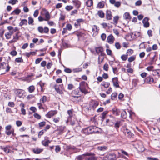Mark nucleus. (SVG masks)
Here are the masks:
<instances>
[{
  "mask_svg": "<svg viewBox=\"0 0 160 160\" xmlns=\"http://www.w3.org/2000/svg\"><path fill=\"white\" fill-rule=\"evenodd\" d=\"M128 55H123L121 56V58L123 61H126L128 58Z\"/></svg>",
  "mask_w": 160,
  "mask_h": 160,
  "instance_id": "nucleus-50",
  "label": "nucleus"
},
{
  "mask_svg": "<svg viewBox=\"0 0 160 160\" xmlns=\"http://www.w3.org/2000/svg\"><path fill=\"white\" fill-rule=\"evenodd\" d=\"M98 14L101 18H103L104 16V14L102 11H98Z\"/></svg>",
  "mask_w": 160,
  "mask_h": 160,
  "instance_id": "nucleus-41",
  "label": "nucleus"
},
{
  "mask_svg": "<svg viewBox=\"0 0 160 160\" xmlns=\"http://www.w3.org/2000/svg\"><path fill=\"white\" fill-rule=\"evenodd\" d=\"M109 157L111 159V160H115L116 158V154L114 153L110 154L109 155Z\"/></svg>",
  "mask_w": 160,
  "mask_h": 160,
  "instance_id": "nucleus-42",
  "label": "nucleus"
},
{
  "mask_svg": "<svg viewBox=\"0 0 160 160\" xmlns=\"http://www.w3.org/2000/svg\"><path fill=\"white\" fill-rule=\"evenodd\" d=\"M86 5L88 7H90L92 5L93 2L92 0H88L86 2Z\"/></svg>",
  "mask_w": 160,
  "mask_h": 160,
  "instance_id": "nucleus-33",
  "label": "nucleus"
},
{
  "mask_svg": "<svg viewBox=\"0 0 160 160\" xmlns=\"http://www.w3.org/2000/svg\"><path fill=\"white\" fill-rule=\"evenodd\" d=\"M112 15L110 11H107L106 13V18L108 20L112 19Z\"/></svg>",
  "mask_w": 160,
  "mask_h": 160,
  "instance_id": "nucleus-22",
  "label": "nucleus"
},
{
  "mask_svg": "<svg viewBox=\"0 0 160 160\" xmlns=\"http://www.w3.org/2000/svg\"><path fill=\"white\" fill-rule=\"evenodd\" d=\"M18 2V0H10L8 2V3L12 5L15 4Z\"/></svg>",
  "mask_w": 160,
  "mask_h": 160,
  "instance_id": "nucleus-52",
  "label": "nucleus"
},
{
  "mask_svg": "<svg viewBox=\"0 0 160 160\" xmlns=\"http://www.w3.org/2000/svg\"><path fill=\"white\" fill-rule=\"evenodd\" d=\"M95 49L98 54L100 53L101 56H104L105 55V54L103 52V48L102 47H96Z\"/></svg>",
  "mask_w": 160,
  "mask_h": 160,
  "instance_id": "nucleus-5",
  "label": "nucleus"
},
{
  "mask_svg": "<svg viewBox=\"0 0 160 160\" xmlns=\"http://www.w3.org/2000/svg\"><path fill=\"white\" fill-rule=\"evenodd\" d=\"M10 54L13 56H15L17 55V52L15 50H13L11 52Z\"/></svg>",
  "mask_w": 160,
  "mask_h": 160,
  "instance_id": "nucleus-64",
  "label": "nucleus"
},
{
  "mask_svg": "<svg viewBox=\"0 0 160 160\" xmlns=\"http://www.w3.org/2000/svg\"><path fill=\"white\" fill-rule=\"evenodd\" d=\"M148 34L149 37H151L152 36V31L151 30H149L147 32Z\"/></svg>",
  "mask_w": 160,
  "mask_h": 160,
  "instance_id": "nucleus-63",
  "label": "nucleus"
},
{
  "mask_svg": "<svg viewBox=\"0 0 160 160\" xmlns=\"http://www.w3.org/2000/svg\"><path fill=\"white\" fill-rule=\"evenodd\" d=\"M66 128V127L65 126H61L59 127L57 129V131L58 132V134H61L64 132Z\"/></svg>",
  "mask_w": 160,
  "mask_h": 160,
  "instance_id": "nucleus-14",
  "label": "nucleus"
},
{
  "mask_svg": "<svg viewBox=\"0 0 160 160\" xmlns=\"http://www.w3.org/2000/svg\"><path fill=\"white\" fill-rule=\"evenodd\" d=\"M45 19H44L45 21H48L50 19V15L48 12H46L45 14Z\"/></svg>",
  "mask_w": 160,
  "mask_h": 160,
  "instance_id": "nucleus-30",
  "label": "nucleus"
},
{
  "mask_svg": "<svg viewBox=\"0 0 160 160\" xmlns=\"http://www.w3.org/2000/svg\"><path fill=\"white\" fill-rule=\"evenodd\" d=\"M50 142L49 140L47 141H42V144L44 146H48V144L50 143Z\"/></svg>",
  "mask_w": 160,
  "mask_h": 160,
  "instance_id": "nucleus-38",
  "label": "nucleus"
},
{
  "mask_svg": "<svg viewBox=\"0 0 160 160\" xmlns=\"http://www.w3.org/2000/svg\"><path fill=\"white\" fill-rule=\"evenodd\" d=\"M82 70V69L81 67H79L73 69L72 70V71L73 72L75 73L80 72Z\"/></svg>",
  "mask_w": 160,
  "mask_h": 160,
  "instance_id": "nucleus-31",
  "label": "nucleus"
},
{
  "mask_svg": "<svg viewBox=\"0 0 160 160\" xmlns=\"http://www.w3.org/2000/svg\"><path fill=\"white\" fill-rule=\"evenodd\" d=\"M5 35L6 37V38L7 39H9L11 38V37L12 35L8 32L6 33L5 34Z\"/></svg>",
  "mask_w": 160,
  "mask_h": 160,
  "instance_id": "nucleus-39",
  "label": "nucleus"
},
{
  "mask_svg": "<svg viewBox=\"0 0 160 160\" xmlns=\"http://www.w3.org/2000/svg\"><path fill=\"white\" fill-rule=\"evenodd\" d=\"M43 150V149H39L38 148H36L33 149V151L35 154H39Z\"/></svg>",
  "mask_w": 160,
  "mask_h": 160,
  "instance_id": "nucleus-17",
  "label": "nucleus"
},
{
  "mask_svg": "<svg viewBox=\"0 0 160 160\" xmlns=\"http://www.w3.org/2000/svg\"><path fill=\"white\" fill-rule=\"evenodd\" d=\"M72 2L74 6L77 9H78L81 6V3L78 0H73Z\"/></svg>",
  "mask_w": 160,
  "mask_h": 160,
  "instance_id": "nucleus-10",
  "label": "nucleus"
},
{
  "mask_svg": "<svg viewBox=\"0 0 160 160\" xmlns=\"http://www.w3.org/2000/svg\"><path fill=\"white\" fill-rule=\"evenodd\" d=\"M144 81L147 83L152 84L154 82V80L151 76H149L145 79Z\"/></svg>",
  "mask_w": 160,
  "mask_h": 160,
  "instance_id": "nucleus-8",
  "label": "nucleus"
},
{
  "mask_svg": "<svg viewBox=\"0 0 160 160\" xmlns=\"http://www.w3.org/2000/svg\"><path fill=\"white\" fill-rule=\"evenodd\" d=\"M115 46L116 48L118 49H119L121 48V46L120 43L118 42H116L115 43Z\"/></svg>",
  "mask_w": 160,
  "mask_h": 160,
  "instance_id": "nucleus-57",
  "label": "nucleus"
},
{
  "mask_svg": "<svg viewBox=\"0 0 160 160\" xmlns=\"http://www.w3.org/2000/svg\"><path fill=\"white\" fill-rule=\"evenodd\" d=\"M55 89L57 93L59 94H62L63 93V92L62 90H61L58 87V85H55L54 86Z\"/></svg>",
  "mask_w": 160,
  "mask_h": 160,
  "instance_id": "nucleus-27",
  "label": "nucleus"
},
{
  "mask_svg": "<svg viewBox=\"0 0 160 160\" xmlns=\"http://www.w3.org/2000/svg\"><path fill=\"white\" fill-rule=\"evenodd\" d=\"M101 85L103 86L105 88H107L109 86L110 83L108 82H103L101 84Z\"/></svg>",
  "mask_w": 160,
  "mask_h": 160,
  "instance_id": "nucleus-25",
  "label": "nucleus"
},
{
  "mask_svg": "<svg viewBox=\"0 0 160 160\" xmlns=\"http://www.w3.org/2000/svg\"><path fill=\"white\" fill-rule=\"evenodd\" d=\"M106 122L107 124H108V125L110 126H112L114 124V122L113 120H110L109 119H107L106 120Z\"/></svg>",
  "mask_w": 160,
  "mask_h": 160,
  "instance_id": "nucleus-34",
  "label": "nucleus"
},
{
  "mask_svg": "<svg viewBox=\"0 0 160 160\" xmlns=\"http://www.w3.org/2000/svg\"><path fill=\"white\" fill-rule=\"evenodd\" d=\"M152 74L154 76L158 75L160 76V69H157L155 70H153Z\"/></svg>",
  "mask_w": 160,
  "mask_h": 160,
  "instance_id": "nucleus-24",
  "label": "nucleus"
},
{
  "mask_svg": "<svg viewBox=\"0 0 160 160\" xmlns=\"http://www.w3.org/2000/svg\"><path fill=\"white\" fill-rule=\"evenodd\" d=\"M85 160H96L95 157L93 156H91L89 157H86Z\"/></svg>",
  "mask_w": 160,
  "mask_h": 160,
  "instance_id": "nucleus-46",
  "label": "nucleus"
},
{
  "mask_svg": "<svg viewBox=\"0 0 160 160\" xmlns=\"http://www.w3.org/2000/svg\"><path fill=\"white\" fill-rule=\"evenodd\" d=\"M113 114L116 116H118L119 115V110L117 108H114L112 109Z\"/></svg>",
  "mask_w": 160,
  "mask_h": 160,
  "instance_id": "nucleus-18",
  "label": "nucleus"
},
{
  "mask_svg": "<svg viewBox=\"0 0 160 160\" xmlns=\"http://www.w3.org/2000/svg\"><path fill=\"white\" fill-rule=\"evenodd\" d=\"M5 133L8 135H9L11 134H14V130H8V131H5Z\"/></svg>",
  "mask_w": 160,
  "mask_h": 160,
  "instance_id": "nucleus-48",
  "label": "nucleus"
},
{
  "mask_svg": "<svg viewBox=\"0 0 160 160\" xmlns=\"http://www.w3.org/2000/svg\"><path fill=\"white\" fill-rule=\"evenodd\" d=\"M91 155H92V154L91 153H87L85 154H84L78 156L76 158L77 160H82V159L83 158V156H90Z\"/></svg>",
  "mask_w": 160,
  "mask_h": 160,
  "instance_id": "nucleus-15",
  "label": "nucleus"
},
{
  "mask_svg": "<svg viewBox=\"0 0 160 160\" xmlns=\"http://www.w3.org/2000/svg\"><path fill=\"white\" fill-rule=\"evenodd\" d=\"M20 33V32H18L16 33L15 35L13 36V38L17 41L19 39V38L20 37V36L19 35V34Z\"/></svg>",
  "mask_w": 160,
  "mask_h": 160,
  "instance_id": "nucleus-45",
  "label": "nucleus"
},
{
  "mask_svg": "<svg viewBox=\"0 0 160 160\" xmlns=\"http://www.w3.org/2000/svg\"><path fill=\"white\" fill-rule=\"evenodd\" d=\"M28 24L29 25H33V22H34L33 19L32 18L30 17L28 18Z\"/></svg>",
  "mask_w": 160,
  "mask_h": 160,
  "instance_id": "nucleus-37",
  "label": "nucleus"
},
{
  "mask_svg": "<svg viewBox=\"0 0 160 160\" xmlns=\"http://www.w3.org/2000/svg\"><path fill=\"white\" fill-rule=\"evenodd\" d=\"M6 63L5 62H2L0 63V70H3L5 69L6 66Z\"/></svg>",
  "mask_w": 160,
  "mask_h": 160,
  "instance_id": "nucleus-32",
  "label": "nucleus"
},
{
  "mask_svg": "<svg viewBox=\"0 0 160 160\" xmlns=\"http://www.w3.org/2000/svg\"><path fill=\"white\" fill-rule=\"evenodd\" d=\"M117 95V93L116 92L113 93H112L111 95V98L112 100H114L116 98Z\"/></svg>",
  "mask_w": 160,
  "mask_h": 160,
  "instance_id": "nucleus-54",
  "label": "nucleus"
},
{
  "mask_svg": "<svg viewBox=\"0 0 160 160\" xmlns=\"http://www.w3.org/2000/svg\"><path fill=\"white\" fill-rule=\"evenodd\" d=\"M27 24L28 21L26 19H22L21 20V22L19 23V26L21 27L24 25H26Z\"/></svg>",
  "mask_w": 160,
  "mask_h": 160,
  "instance_id": "nucleus-19",
  "label": "nucleus"
},
{
  "mask_svg": "<svg viewBox=\"0 0 160 160\" xmlns=\"http://www.w3.org/2000/svg\"><path fill=\"white\" fill-rule=\"evenodd\" d=\"M68 113L69 116L68 118V121H69L71 120V118L72 116V112L71 110H68Z\"/></svg>",
  "mask_w": 160,
  "mask_h": 160,
  "instance_id": "nucleus-23",
  "label": "nucleus"
},
{
  "mask_svg": "<svg viewBox=\"0 0 160 160\" xmlns=\"http://www.w3.org/2000/svg\"><path fill=\"white\" fill-rule=\"evenodd\" d=\"M121 116L122 118H126V112L125 111H123L121 114Z\"/></svg>",
  "mask_w": 160,
  "mask_h": 160,
  "instance_id": "nucleus-55",
  "label": "nucleus"
},
{
  "mask_svg": "<svg viewBox=\"0 0 160 160\" xmlns=\"http://www.w3.org/2000/svg\"><path fill=\"white\" fill-rule=\"evenodd\" d=\"M121 122L120 121H117L114 124V127L118 130L120 126Z\"/></svg>",
  "mask_w": 160,
  "mask_h": 160,
  "instance_id": "nucleus-40",
  "label": "nucleus"
},
{
  "mask_svg": "<svg viewBox=\"0 0 160 160\" xmlns=\"http://www.w3.org/2000/svg\"><path fill=\"white\" fill-rule=\"evenodd\" d=\"M57 113V112L56 111H51L49 112L46 115V116L47 117L50 118L52 117L54 115H55Z\"/></svg>",
  "mask_w": 160,
  "mask_h": 160,
  "instance_id": "nucleus-11",
  "label": "nucleus"
},
{
  "mask_svg": "<svg viewBox=\"0 0 160 160\" xmlns=\"http://www.w3.org/2000/svg\"><path fill=\"white\" fill-rule=\"evenodd\" d=\"M104 56H101V55H100L98 57V62L99 64H100L103 61L104 58Z\"/></svg>",
  "mask_w": 160,
  "mask_h": 160,
  "instance_id": "nucleus-26",
  "label": "nucleus"
},
{
  "mask_svg": "<svg viewBox=\"0 0 160 160\" xmlns=\"http://www.w3.org/2000/svg\"><path fill=\"white\" fill-rule=\"evenodd\" d=\"M36 53V52H26L25 54L26 56L29 57L31 55H35Z\"/></svg>",
  "mask_w": 160,
  "mask_h": 160,
  "instance_id": "nucleus-29",
  "label": "nucleus"
},
{
  "mask_svg": "<svg viewBox=\"0 0 160 160\" xmlns=\"http://www.w3.org/2000/svg\"><path fill=\"white\" fill-rule=\"evenodd\" d=\"M114 38L112 35H110L107 37V41L110 44H112L113 43Z\"/></svg>",
  "mask_w": 160,
  "mask_h": 160,
  "instance_id": "nucleus-12",
  "label": "nucleus"
},
{
  "mask_svg": "<svg viewBox=\"0 0 160 160\" xmlns=\"http://www.w3.org/2000/svg\"><path fill=\"white\" fill-rule=\"evenodd\" d=\"M98 149L100 151H104L107 149V147L104 146H99L98 147Z\"/></svg>",
  "mask_w": 160,
  "mask_h": 160,
  "instance_id": "nucleus-36",
  "label": "nucleus"
},
{
  "mask_svg": "<svg viewBox=\"0 0 160 160\" xmlns=\"http://www.w3.org/2000/svg\"><path fill=\"white\" fill-rule=\"evenodd\" d=\"M113 85L116 88L119 87L118 82V78L117 77L113 78L112 79Z\"/></svg>",
  "mask_w": 160,
  "mask_h": 160,
  "instance_id": "nucleus-9",
  "label": "nucleus"
},
{
  "mask_svg": "<svg viewBox=\"0 0 160 160\" xmlns=\"http://www.w3.org/2000/svg\"><path fill=\"white\" fill-rule=\"evenodd\" d=\"M15 61L17 62H22L23 60L22 58H16Z\"/></svg>",
  "mask_w": 160,
  "mask_h": 160,
  "instance_id": "nucleus-49",
  "label": "nucleus"
},
{
  "mask_svg": "<svg viewBox=\"0 0 160 160\" xmlns=\"http://www.w3.org/2000/svg\"><path fill=\"white\" fill-rule=\"evenodd\" d=\"M91 105L92 108L94 109L98 105V103L97 102L94 101L92 102Z\"/></svg>",
  "mask_w": 160,
  "mask_h": 160,
  "instance_id": "nucleus-28",
  "label": "nucleus"
},
{
  "mask_svg": "<svg viewBox=\"0 0 160 160\" xmlns=\"http://www.w3.org/2000/svg\"><path fill=\"white\" fill-rule=\"evenodd\" d=\"M14 92L17 96L21 98L23 97V94L25 93V91L22 89H15L14 90Z\"/></svg>",
  "mask_w": 160,
  "mask_h": 160,
  "instance_id": "nucleus-3",
  "label": "nucleus"
},
{
  "mask_svg": "<svg viewBox=\"0 0 160 160\" xmlns=\"http://www.w3.org/2000/svg\"><path fill=\"white\" fill-rule=\"evenodd\" d=\"M104 6V2L103 1H101L99 2L97 6V8H102Z\"/></svg>",
  "mask_w": 160,
  "mask_h": 160,
  "instance_id": "nucleus-21",
  "label": "nucleus"
},
{
  "mask_svg": "<svg viewBox=\"0 0 160 160\" xmlns=\"http://www.w3.org/2000/svg\"><path fill=\"white\" fill-rule=\"evenodd\" d=\"M66 149L68 150L72 149L74 150L75 149V147L73 146H72L71 145H68L66 146Z\"/></svg>",
  "mask_w": 160,
  "mask_h": 160,
  "instance_id": "nucleus-53",
  "label": "nucleus"
},
{
  "mask_svg": "<svg viewBox=\"0 0 160 160\" xmlns=\"http://www.w3.org/2000/svg\"><path fill=\"white\" fill-rule=\"evenodd\" d=\"M92 128L91 126L87 128H85L82 130V132L83 133L86 134H92Z\"/></svg>",
  "mask_w": 160,
  "mask_h": 160,
  "instance_id": "nucleus-6",
  "label": "nucleus"
},
{
  "mask_svg": "<svg viewBox=\"0 0 160 160\" xmlns=\"http://www.w3.org/2000/svg\"><path fill=\"white\" fill-rule=\"evenodd\" d=\"M38 32L41 33H47L49 32V29L47 27H45L44 28L41 27L39 26L38 28Z\"/></svg>",
  "mask_w": 160,
  "mask_h": 160,
  "instance_id": "nucleus-4",
  "label": "nucleus"
},
{
  "mask_svg": "<svg viewBox=\"0 0 160 160\" xmlns=\"http://www.w3.org/2000/svg\"><path fill=\"white\" fill-rule=\"evenodd\" d=\"M46 124V122L44 121L40 122L39 123V126L40 127H42L45 126Z\"/></svg>",
  "mask_w": 160,
  "mask_h": 160,
  "instance_id": "nucleus-62",
  "label": "nucleus"
},
{
  "mask_svg": "<svg viewBox=\"0 0 160 160\" xmlns=\"http://www.w3.org/2000/svg\"><path fill=\"white\" fill-rule=\"evenodd\" d=\"M136 58L135 56H133L130 57L128 59V61L129 62H131L134 61Z\"/></svg>",
  "mask_w": 160,
  "mask_h": 160,
  "instance_id": "nucleus-44",
  "label": "nucleus"
},
{
  "mask_svg": "<svg viewBox=\"0 0 160 160\" xmlns=\"http://www.w3.org/2000/svg\"><path fill=\"white\" fill-rule=\"evenodd\" d=\"M33 116L35 118L38 119H40L41 118L40 115L37 113H35L33 114Z\"/></svg>",
  "mask_w": 160,
  "mask_h": 160,
  "instance_id": "nucleus-61",
  "label": "nucleus"
},
{
  "mask_svg": "<svg viewBox=\"0 0 160 160\" xmlns=\"http://www.w3.org/2000/svg\"><path fill=\"white\" fill-rule=\"evenodd\" d=\"M118 19L119 17L118 16H115L114 18L113 21L115 24H116L118 23Z\"/></svg>",
  "mask_w": 160,
  "mask_h": 160,
  "instance_id": "nucleus-59",
  "label": "nucleus"
},
{
  "mask_svg": "<svg viewBox=\"0 0 160 160\" xmlns=\"http://www.w3.org/2000/svg\"><path fill=\"white\" fill-rule=\"evenodd\" d=\"M61 148L59 145H57L55 147V151L56 152H59L60 151Z\"/></svg>",
  "mask_w": 160,
  "mask_h": 160,
  "instance_id": "nucleus-60",
  "label": "nucleus"
},
{
  "mask_svg": "<svg viewBox=\"0 0 160 160\" xmlns=\"http://www.w3.org/2000/svg\"><path fill=\"white\" fill-rule=\"evenodd\" d=\"M133 53V50L132 49H129L127 50L126 54L128 56H130Z\"/></svg>",
  "mask_w": 160,
  "mask_h": 160,
  "instance_id": "nucleus-43",
  "label": "nucleus"
},
{
  "mask_svg": "<svg viewBox=\"0 0 160 160\" xmlns=\"http://www.w3.org/2000/svg\"><path fill=\"white\" fill-rule=\"evenodd\" d=\"M108 111H105L102 114L101 118L102 119H104L106 115L108 113Z\"/></svg>",
  "mask_w": 160,
  "mask_h": 160,
  "instance_id": "nucleus-56",
  "label": "nucleus"
},
{
  "mask_svg": "<svg viewBox=\"0 0 160 160\" xmlns=\"http://www.w3.org/2000/svg\"><path fill=\"white\" fill-rule=\"evenodd\" d=\"M85 82L84 81H82L79 83V88L80 91L82 93L86 94L87 92L86 88Z\"/></svg>",
  "mask_w": 160,
  "mask_h": 160,
  "instance_id": "nucleus-2",
  "label": "nucleus"
},
{
  "mask_svg": "<svg viewBox=\"0 0 160 160\" xmlns=\"http://www.w3.org/2000/svg\"><path fill=\"white\" fill-rule=\"evenodd\" d=\"M47 101V97L45 96H42V98L40 99V101L42 103H44Z\"/></svg>",
  "mask_w": 160,
  "mask_h": 160,
  "instance_id": "nucleus-47",
  "label": "nucleus"
},
{
  "mask_svg": "<svg viewBox=\"0 0 160 160\" xmlns=\"http://www.w3.org/2000/svg\"><path fill=\"white\" fill-rule=\"evenodd\" d=\"M149 18L146 17H145L142 20V23L143 24L144 27L147 28L149 26V23L148 22Z\"/></svg>",
  "mask_w": 160,
  "mask_h": 160,
  "instance_id": "nucleus-7",
  "label": "nucleus"
},
{
  "mask_svg": "<svg viewBox=\"0 0 160 160\" xmlns=\"http://www.w3.org/2000/svg\"><path fill=\"white\" fill-rule=\"evenodd\" d=\"M123 17L124 19L127 20H130L131 19V17L130 16L129 13L127 12L124 14Z\"/></svg>",
  "mask_w": 160,
  "mask_h": 160,
  "instance_id": "nucleus-16",
  "label": "nucleus"
},
{
  "mask_svg": "<svg viewBox=\"0 0 160 160\" xmlns=\"http://www.w3.org/2000/svg\"><path fill=\"white\" fill-rule=\"evenodd\" d=\"M79 91L78 89H75L72 91V100L75 102L76 100H77L78 98L80 97V96L78 94Z\"/></svg>",
  "mask_w": 160,
  "mask_h": 160,
  "instance_id": "nucleus-1",
  "label": "nucleus"
},
{
  "mask_svg": "<svg viewBox=\"0 0 160 160\" xmlns=\"http://www.w3.org/2000/svg\"><path fill=\"white\" fill-rule=\"evenodd\" d=\"M124 132L129 138H131L133 135V134L131 133V131L127 128L124 130Z\"/></svg>",
  "mask_w": 160,
  "mask_h": 160,
  "instance_id": "nucleus-13",
  "label": "nucleus"
},
{
  "mask_svg": "<svg viewBox=\"0 0 160 160\" xmlns=\"http://www.w3.org/2000/svg\"><path fill=\"white\" fill-rule=\"evenodd\" d=\"M35 89V87L34 86L32 85L29 87L28 88V91L30 93H32L34 91Z\"/></svg>",
  "mask_w": 160,
  "mask_h": 160,
  "instance_id": "nucleus-35",
  "label": "nucleus"
},
{
  "mask_svg": "<svg viewBox=\"0 0 160 160\" xmlns=\"http://www.w3.org/2000/svg\"><path fill=\"white\" fill-rule=\"evenodd\" d=\"M91 127L92 128V133H96L99 132L98 130V128L97 127L95 126H92Z\"/></svg>",
  "mask_w": 160,
  "mask_h": 160,
  "instance_id": "nucleus-20",
  "label": "nucleus"
},
{
  "mask_svg": "<svg viewBox=\"0 0 160 160\" xmlns=\"http://www.w3.org/2000/svg\"><path fill=\"white\" fill-rule=\"evenodd\" d=\"M108 65L107 63H105L103 66V69L106 71H108Z\"/></svg>",
  "mask_w": 160,
  "mask_h": 160,
  "instance_id": "nucleus-58",
  "label": "nucleus"
},
{
  "mask_svg": "<svg viewBox=\"0 0 160 160\" xmlns=\"http://www.w3.org/2000/svg\"><path fill=\"white\" fill-rule=\"evenodd\" d=\"M66 29L69 31H70L72 28V27L71 25L70 24H67L66 26Z\"/></svg>",
  "mask_w": 160,
  "mask_h": 160,
  "instance_id": "nucleus-51",
  "label": "nucleus"
}]
</instances>
